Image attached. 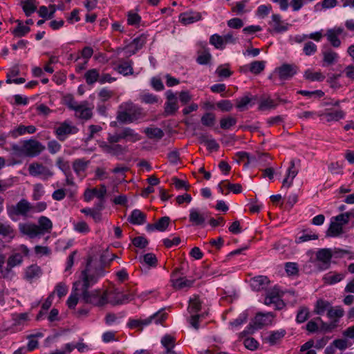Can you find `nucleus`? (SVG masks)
<instances>
[{
	"mask_svg": "<svg viewBox=\"0 0 354 354\" xmlns=\"http://www.w3.org/2000/svg\"><path fill=\"white\" fill-rule=\"evenodd\" d=\"M167 317V314L163 312V309L156 312L151 316L144 319H130L127 325L131 328H140L148 326L151 323L156 324H162Z\"/></svg>",
	"mask_w": 354,
	"mask_h": 354,
	"instance_id": "obj_2",
	"label": "nucleus"
},
{
	"mask_svg": "<svg viewBox=\"0 0 354 354\" xmlns=\"http://www.w3.org/2000/svg\"><path fill=\"white\" fill-rule=\"evenodd\" d=\"M215 73L220 78H228L233 74V72L230 69V64H225L218 66Z\"/></svg>",
	"mask_w": 354,
	"mask_h": 354,
	"instance_id": "obj_44",
	"label": "nucleus"
},
{
	"mask_svg": "<svg viewBox=\"0 0 354 354\" xmlns=\"http://www.w3.org/2000/svg\"><path fill=\"white\" fill-rule=\"evenodd\" d=\"M19 230L21 234L27 235L31 239L43 234V232H41L38 225L33 223H19Z\"/></svg>",
	"mask_w": 354,
	"mask_h": 354,
	"instance_id": "obj_15",
	"label": "nucleus"
},
{
	"mask_svg": "<svg viewBox=\"0 0 354 354\" xmlns=\"http://www.w3.org/2000/svg\"><path fill=\"white\" fill-rule=\"evenodd\" d=\"M309 310L306 306H301L299 308L297 317H296V321L299 324H301L305 322L309 317Z\"/></svg>",
	"mask_w": 354,
	"mask_h": 354,
	"instance_id": "obj_49",
	"label": "nucleus"
},
{
	"mask_svg": "<svg viewBox=\"0 0 354 354\" xmlns=\"http://www.w3.org/2000/svg\"><path fill=\"white\" fill-rule=\"evenodd\" d=\"M236 124V119L235 118L228 116L223 118L220 120V126L223 129H229L230 127Z\"/></svg>",
	"mask_w": 354,
	"mask_h": 354,
	"instance_id": "obj_57",
	"label": "nucleus"
},
{
	"mask_svg": "<svg viewBox=\"0 0 354 354\" xmlns=\"http://www.w3.org/2000/svg\"><path fill=\"white\" fill-rule=\"evenodd\" d=\"M87 105L88 102L86 101H84L80 104L79 107L80 108L77 111H75L76 118L85 120H88L92 118V109L88 107Z\"/></svg>",
	"mask_w": 354,
	"mask_h": 354,
	"instance_id": "obj_26",
	"label": "nucleus"
},
{
	"mask_svg": "<svg viewBox=\"0 0 354 354\" xmlns=\"http://www.w3.org/2000/svg\"><path fill=\"white\" fill-rule=\"evenodd\" d=\"M80 294V300L86 304L92 306L102 307L109 303L108 292H101L100 289H95L93 290H82Z\"/></svg>",
	"mask_w": 354,
	"mask_h": 354,
	"instance_id": "obj_1",
	"label": "nucleus"
},
{
	"mask_svg": "<svg viewBox=\"0 0 354 354\" xmlns=\"http://www.w3.org/2000/svg\"><path fill=\"white\" fill-rule=\"evenodd\" d=\"M344 32V29L341 27H335L333 28L328 29L325 36L328 42L334 47L338 48L341 45V41L339 36Z\"/></svg>",
	"mask_w": 354,
	"mask_h": 354,
	"instance_id": "obj_14",
	"label": "nucleus"
},
{
	"mask_svg": "<svg viewBox=\"0 0 354 354\" xmlns=\"http://www.w3.org/2000/svg\"><path fill=\"white\" fill-rule=\"evenodd\" d=\"M218 109L223 112L230 111L233 108V104L228 100H223L216 103Z\"/></svg>",
	"mask_w": 354,
	"mask_h": 354,
	"instance_id": "obj_64",
	"label": "nucleus"
},
{
	"mask_svg": "<svg viewBox=\"0 0 354 354\" xmlns=\"http://www.w3.org/2000/svg\"><path fill=\"white\" fill-rule=\"evenodd\" d=\"M100 147L102 150L112 156H120L124 154L126 151L125 147H122L119 144H108L106 142H102Z\"/></svg>",
	"mask_w": 354,
	"mask_h": 354,
	"instance_id": "obj_18",
	"label": "nucleus"
},
{
	"mask_svg": "<svg viewBox=\"0 0 354 354\" xmlns=\"http://www.w3.org/2000/svg\"><path fill=\"white\" fill-rule=\"evenodd\" d=\"M346 276V272H329L324 276L323 281L326 284L333 285L342 281Z\"/></svg>",
	"mask_w": 354,
	"mask_h": 354,
	"instance_id": "obj_25",
	"label": "nucleus"
},
{
	"mask_svg": "<svg viewBox=\"0 0 354 354\" xmlns=\"http://www.w3.org/2000/svg\"><path fill=\"white\" fill-rule=\"evenodd\" d=\"M202 302L198 295H194L189 300L188 311L190 314H197L201 309Z\"/></svg>",
	"mask_w": 354,
	"mask_h": 354,
	"instance_id": "obj_35",
	"label": "nucleus"
},
{
	"mask_svg": "<svg viewBox=\"0 0 354 354\" xmlns=\"http://www.w3.org/2000/svg\"><path fill=\"white\" fill-rule=\"evenodd\" d=\"M256 98V96H252L251 94L247 93L244 96L235 100L236 107L241 111H245L248 109L249 104L252 106L254 104V101Z\"/></svg>",
	"mask_w": 354,
	"mask_h": 354,
	"instance_id": "obj_21",
	"label": "nucleus"
},
{
	"mask_svg": "<svg viewBox=\"0 0 354 354\" xmlns=\"http://www.w3.org/2000/svg\"><path fill=\"white\" fill-rule=\"evenodd\" d=\"M298 67L295 64H283L276 68L280 80H287L291 79L297 74Z\"/></svg>",
	"mask_w": 354,
	"mask_h": 354,
	"instance_id": "obj_12",
	"label": "nucleus"
},
{
	"mask_svg": "<svg viewBox=\"0 0 354 354\" xmlns=\"http://www.w3.org/2000/svg\"><path fill=\"white\" fill-rule=\"evenodd\" d=\"M147 41V36L145 34L140 35L139 37L135 38L132 42L127 46L129 50L130 55L136 54L140 50Z\"/></svg>",
	"mask_w": 354,
	"mask_h": 354,
	"instance_id": "obj_29",
	"label": "nucleus"
},
{
	"mask_svg": "<svg viewBox=\"0 0 354 354\" xmlns=\"http://www.w3.org/2000/svg\"><path fill=\"white\" fill-rule=\"evenodd\" d=\"M35 0H21L20 4L26 16L29 17L37 10Z\"/></svg>",
	"mask_w": 354,
	"mask_h": 354,
	"instance_id": "obj_36",
	"label": "nucleus"
},
{
	"mask_svg": "<svg viewBox=\"0 0 354 354\" xmlns=\"http://www.w3.org/2000/svg\"><path fill=\"white\" fill-rule=\"evenodd\" d=\"M38 227L41 229V232H43V234L45 232H49L53 228L52 221L46 216H40L38 219Z\"/></svg>",
	"mask_w": 354,
	"mask_h": 354,
	"instance_id": "obj_41",
	"label": "nucleus"
},
{
	"mask_svg": "<svg viewBox=\"0 0 354 354\" xmlns=\"http://www.w3.org/2000/svg\"><path fill=\"white\" fill-rule=\"evenodd\" d=\"M167 102L164 107V116H170L176 114L178 109L177 97L171 90H168L165 93Z\"/></svg>",
	"mask_w": 354,
	"mask_h": 354,
	"instance_id": "obj_9",
	"label": "nucleus"
},
{
	"mask_svg": "<svg viewBox=\"0 0 354 354\" xmlns=\"http://www.w3.org/2000/svg\"><path fill=\"white\" fill-rule=\"evenodd\" d=\"M297 93L308 97L315 98H321L324 95V93L322 90H315L312 91L300 90L297 92Z\"/></svg>",
	"mask_w": 354,
	"mask_h": 354,
	"instance_id": "obj_63",
	"label": "nucleus"
},
{
	"mask_svg": "<svg viewBox=\"0 0 354 354\" xmlns=\"http://www.w3.org/2000/svg\"><path fill=\"white\" fill-rule=\"evenodd\" d=\"M120 299H111L109 303L113 306L121 305L132 299V296L127 294H120Z\"/></svg>",
	"mask_w": 354,
	"mask_h": 354,
	"instance_id": "obj_61",
	"label": "nucleus"
},
{
	"mask_svg": "<svg viewBox=\"0 0 354 354\" xmlns=\"http://www.w3.org/2000/svg\"><path fill=\"white\" fill-rule=\"evenodd\" d=\"M329 307H330V304L328 301L320 299L316 302L314 312L317 315H322Z\"/></svg>",
	"mask_w": 354,
	"mask_h": 354,
	"instance_id": "obj_48",
	"label": "nucleus"
},
{
	"mask_svg": "<svg viewBox=\"0 0 354 354\" xmlns=\"http://www.w3.org/2000/svg\"><path fill=\"white\" fill-rule=\"evenodd\" d=\"M30 211H31L30 203L26 199H21L16 205L12 206L11 208L8 210V212L10 216L12 215L26 216Z\"/></svg>",
	"mask_w": 354,
	"mask_h": 354,
	"instance_id": "obj_11",
	"label": "nucleus"
},
{
	"mask_svg": "<svg viewBox=\"0 0 354 354\" xmlns=\"http://www.w3.org/2000/svg\"><path fill=\"white\" fill-rule=\"evenodd\" d=\"M266 66L265 61H253L250 64V71L255 75L261 73Z\"/></svg>",
	"mask_w": 354,
	"mask_h": 354,
	"instance_id": "obj_47",
	"label": "nucleus"
},
{
	"mask_svg": "<svg viewBox=\"0 0 354 354\" xmlns=\"http://www.w3.org/2000/svg\"><path fill=\"white\" fill-rule=\"evenodd\" d=\"M132 65L133 62L131 60L124 62L118 66L117 71L119 73L123 75L124 76L133 75V69Z\"/></svg>",
	"mask_w": 354,
	"mask_h": 354,
	"instance_id": "obj_40",
	"label": "nucleus"
},
{
	"mask_svg": "<svg viewBox=\"0 0 354 354\" xmlns=\"http://www.w3.org/2000/svg\"><path fill=\"white\" fill-rule=\"evenodd\" d=\"M144 132L149 139H161L164 136L163 131L158 127H147Z\"/></svg>",
	"mask_w": 354,
	"mask_h": 354,
	"instance_id": "obj_43",
	"label": "nucleus"
},
{
	"mask_svg": "<svg viewBox=\"0 0 354 354\" xmlns=\"http://www.w3.org/2000/svg\"><path fill=\"white\" fill-rule=\"evenodd\" d=\"M16 23H17V26L12 30V33L15 37H24L30 31V27L24 25L21 21L17 19Z\"/></svg>",
	"mask_w": 354,
	"mask_h": 354,
	"instance_id": "obj_33",
	"label": "nucleus"
},
{
	"mask_svg": "<svg viewBox=\"0 0 354 354\" xmlns=\"http://www.w3.org/2000/svg\"><path fill=\"white\" fill-rule=\"evenodd\" d=\"M147 216L140 209H133L128 217V221L133 225H142L146 223Z\"/></svg>",
	"mask_w": 354,
	"mask_h": 354,
	"instance_id": "obj_27",
	"label": "nucleus"
},
{
	"mask_svg": "<svg viewBox=\"0 0 354 354\" xmlns=\"http://www.w3.org/2000/svg\"><path fill=\"white\" fill-rule=\"evenodd\" d=\"M304 77L310 81H319L322 82L324 80L325 76L321 72H312L307 70L304 73Z\"/></svg>",
	"mask_w": 354,
	"mask_h": 354,
	"instance_id": "obj_52",
	"label": "nucleus"
},
{
	"mask_svg": "<svg viewBox=\"0 0 354 354\" xmlns=\"http://www.w3.org/2000/svg\"><path fill=\"white\" fill-rule=\"evenodd\" d=\"M333 250L330 248L319 249L316 252V267L319 270H325L330 268L333 258Z\"/></svg>",
	"mask_w": 354,
	"mask_h": 354,
	"instance_id": "obj_6",
	"label": "nucleus"
},
{
	"mask_svg": "<svg viewBox=\"0 0 354 354\" xmlns=\"http://www.w3.org/2000/svg\"><path fill=\"white\" fill-rule=\"evenodd\" d=\"M116 118L118 121H119L121 123H131L130 115L127 104H125L124 109L123 111H120L118 112Z\"/></svg>",
	"mask_w": 354,
	"mask_h": 354,
	"instance_id": "obj_54",
	"label": "nucleus"
},
{
	"mask_svg": "<svg viewBox=\"0 0 354 354\" xmlns=\"http://www.w3.org/2000/svg\"><path fill=\"white\" fill-rule=\"evenodd\" d=\"M170 218L169 216H163L158 220L156 223H155L156 227V230L160 232H164L168 227L170 223Z\"/></svg>",
	"mask_w": 354,
	"mask_h": 354,
	"instance_id": "obj_51",
	"label": "nucleus"
},
{
	"mask_svg": "<svg viewBox=\"0 0 354 354\" xmlns=\"http://www.w3.org/2000/svg\"><path fill=\"white\" fill-rule=\"evenodd\" d=\"M298 174V170L295 169V160H292L290 161V165L288 169L287 174L288 178H290V180L289 183L288 184V187H290L292 185V182L294 178L296 177V176Z\"/></svg>",
	"mask_w": 354,
	"mask_h": 354,
	"instance_id": "obj_60",
	"label": "nucleus"
},
{
	"mask_svg": "<svg viewBox=\"0 0 354 354\" xmlns=\"http://www.w3.org/2000/svg\"><path fill=\"white\" fill-rule=\"evenodd\" d=\"M323 66H329L337 62L338 54L330 48L322 50Z\"/></svg>",
	"mask_w": 354,
	"mask_h": 354,
	"instance_id": "obj_24",
	"label": "nucleus"
},
{
	"mask_svg": "<svg viewBox=\"0 0 354 354\" xmlns=\"http://www.w3.org/2000/svg\"><path fill=\"white\" fill-rule=\"evenodd\" d=\"M273 317L274 316L272 313H257L254 317L253 323H250L242 333L244 335L254 333L257 329H260L264 326L271 324Z\"/></svg>",
	"mask_w": 354,
	"mask_h": 354,
	"instance_id": "obj_4",
	"label": "nucleus"
},
{
	"mask_svg": "<svg viewBox=\"0 0 354 354\" xmlns=\"http://www.w3.org/2000/svg\"><path fill=\"white\" fill-rule=\"evenodd\" d=\"M201 49L198 50V57L196 58V62L198 64L201 65H206L207 64L211 59L212 55L209 53V48L207 47L206 43H201Z\"/></svg>",
	"mask_w": 354,
	"mask_h": 354,
	"instance_id": "obj_22",
	"label": "nucleus"
},
{
	"mask_svg": "<svg viewBox=\"0 0 354 354\" xmlns=\"http://www.w3.org/2000/svg\"><path fill=\"white\" fill-rule=\"evenodd\" d=\"M122 139L135 142L140 140V136L130 127H125L121 131Z\"/></svg>",
	"mask_w": 354,
	"mask_h": 354,
	"instance_id": "obj_31",
	"label": "nucleus"
},
{
	"mask_svg": "<svg viewBox=\"0 0 354 354\" xmlns=\"http://www.w3.org/2000/svg\"><path fill=\"white\" fill-rule=\"evenodd\" d=\"M15 236L13 227L7 223H0V236L12 239Z\"/></svg>",
	"mask_w": 354,
	"mask_h": 354,
	"instance_id": "obj_34",
	"label": "nucleus"
},
{
	"mask_svg": "<svg viewBox=\"0 0 354 354\" xmlns=\"http://www.w3.org/2000/svg\"><path fill=\"white\" fill-rule=\"evenodd\" d=\"M344 311L340 306H337L335 308L330 307V308L328 309L327 316L330 319L335 317L337 319H338L339 318L344 316Z\"/></svg>",
	"mask_w": 354,
	"mask_h": 354,
	"instance_id": "obj_59",
	"label": "nucleus"
},
{
	"mask_svg": "<svg viewBox=\"0 0 354 354\" xmlns=\"http://www.w3.org/2000/svg\"><path fill=\"white\" fill-rule=\"evenodd\" d=\"M79 132V129L73 124L72 122L66 120L61 122L59 125L55 129V134L57 138L64 142L68 136L76 134Z\"/></svg>",
	"mask_w": 354,
	"mask_h": 354,
	"instance_id": "obj_5",
	"label": "nucleus"
},
{
	"mask_svg": "<svg viewBox=\"0 0 354 354\" xmlns=\"http://www.w3.org/2000/svg\"><path fill=\"white\" fill-rule=\"evenodd\" d=\"M80 283V281H75L73 283L71 294L66 301V304L70 309H74L80 299L77 292L78 287Z\"/></svg>",
	"mask_w": 354,
	"mask_h": 354,
	"instance_id": "obj_28",
	"label": "nucleus"
},
{
	"mask_svg": "<svg viewBox=\"0 0 354 354\" xmlns=\"http://www.w3.org/2000/svg\"><path fill=\"white\" fill-rule=\"evenodd\" d=\"M24 153L30 157L39 156L44 149L45 147L39 141L30 139L24 141Z\"/></svg>",
	"mask_w": 354,
	"mask_h": 354,
	"instance_id": "obj_8",
	"label": "nucleus"
},
{
	"mask_svg": "<svg viewBox=\"0 0 354 354\" xmlns=\"http://www.w3.org/2000/svg\"><path fill=\"white\" fill-rule=\"evenodd\" d=\"M201 15L198 12L187 11L179 15V21L185 24H191L201 19Z\"/></svg>",
	"mask_w": 354,
	"mask_h": 354,
	"instance_id": "obj_20",
	"label": "nucleus"
},
{
	"mask_svg": "<svg viewBox=\"0 0 354 354\" xmlns=\"http://www.w3.org/2000/svg\"><path fill=\"white\" fill-rule=\"evenodd\" d=\"M286 334L284 329L279 330L271 331L269 335L265 337V340L268 342L270 346H274L279 344Z\"/></svg>",
	"mask_w": 354,
	"mask_h": 354,
	"instance_id": "obj_30",
	"label": "nucleus"
},
{
	"mask_svg": "<svg viewBox=\"0 0 354 354\" xmlns=\"http://www.w3.org/2000/svg\"><path fill=\"white\" fill-rule=\"evenodd\" d=\"M270 24L273 26V30L277 33L286 32L289 28V24L284 23L279 14L272 15V21L270 22Z\"/></svg>",
	"mask_w": 354,
	"mask_h": 354,
	"instance_id": "obj_19",
	"label": "nucleus"
},
{
	"mask_svg": "<svg viewBox=\"0 0 354 354\" xmlns=\"http://www.w3.org/2000/svg\"><path fill=\"white\" fill-rule=\"evenodd\" d=\"M89 161H86L84 159H76L73 163V169L77 176H81L82 172H84L87 169Z\"/></svg>",
	"mask_w": 354,
	"mask_h": 354,
	"instance_id": "obj_39",
	"label": "nucleus"
},
{
	"mask_svg": "<svg viewBox=\"0 0 354 354\" xmlns=\"http://www.w3.org/2000/svg\"><path fill=\"white\" fill-rule=\"evenodd\" d=\"M183 274L180 268H176L172 272L170 281L174 288L180 290L185 288H189L193 285L194 281L183 277Z\"/></svg>",
	"mask_w": 354,
	"mask_h": 354,
	"instance_id": "obj_7",
	"label": "nucleus"
},
{
	"mask_svg": "<svg viewBox=\"0 0 354 354\" xmlns=\"http://www.w3.org/2000/svg\"><path fill=\"white\" fill-rule=\"evenodd\" d=\"M201 122L205 127H212L216 123V115L213 113L207 112L202 115Z\"/></svg>",
	"mask_w": 354,
	"mask_h": 354,
	"instance_id": "obj_45",
	"label": "nucleus"
},
{
	"mask_svg": "<svg viewBox=\"0 0 354 354\" xmlns=\"http://www.w3.org/2000/svg\"><path fill=\"white\" fill-rule=\"evenodd\" d=\"M236 156L239 158L238 162L247 159V162L244 165L245 167H248L250 163L256 160L255 156H250V153L245 151H239L236 153Z\"/></svg>",
	"mask_w": 354,
	"mask_h": 354,
	"instance_id": "obj_55",
	"label": "nucleus"
},
{
	"mask_svg": "<svg viewBox=\"0 0 354 354\" xmlns=\"http://www.w3.org/2000/svg\"><path fill=\"white\" fill-rule=\"evenodd\" d=\"M316 321H318L321 323L319 330L324 333H330L332 332L335 328L337 326V323L339 322L338 319H335L330 323L328 324L322 321V318L318 317L315 319Z\"/></svg>",
	"mask_w": 354,
	"mask_h": 354,
	"instance_id": "obj_38",
	"label": "nucleus"
},
{
	"mask_svg": "<svg viewBox=\"0 0 354 354\" xmlns=\"http://www.w3.org/2000/svg\"><path fill=\"white\" fill-rule=\"evenodd\" d=\"M126 104L130 115V122H136L145 117V113L142 108L134 105L131 102L127 103Z\"/></svg>",
	"mask_w": 354,
	"mask_h": 354,
	"instance_id": "obj_23",
	"label": "nucleus"
},
{
	"mask_svg": "<svg viewBox=\"0 0 354 354\" xmlns=\"http://www.w3.org/2000/svg\"><path fill=\"white\" fill-rule=\"evenodd\" d=\"M84 79L88 85H93L99 81L100 73L96 68L88 70L84 74Z\"/></svg>",
	"mask_w": 354,
	"mask_h": 354,
	"instance_id": "obj_37",
	"label": "nucleus"
},
{
	"mask_svg": "<svg viewBox=\"0 0 354 354\" xmlns=\"http://www.w3.org/2000/svg\"><path fill=\"white\" fill-rule=\"evenodd\" d=\"M28 172L32 176L43 175L44 179H48L53 175V173L49 169L42 164L37 162L32 163L29 165Z\"/></svg>",
	"mask_w": 354,
	"mask_h": 354,
	"instance_id": "obj_13",
	"label": "nucleus"
},
{
	"mask_svg": "<svg viewBox=\"0 0 354 354\" xmlns=\"http://www.w3.org/2000/svg\"><path fill=\"white\" fill-rule=\"evenodd\" d=\"M41 273V269L36 265H32L28 268L26 272V277L28 279H32L38 277Z\"/></svg>",
	"mask_w": 354,
	"mask_h": 354,
	"instance_id": "obj_62",
	"label": "nucleus"
},
{
	"mask_svg": "<svg viewBox=\"0 0 354 354\" xmlns=\"http://www.w3.org/2000/svg\"><path fill=\"white\" fill-rule=\"evenodd\" d=\"M176 339L171 335H165L161 339V344L165 348L166 351H171L175 346Z\"/></svg>",
	"mask_w": 354,
	"mask_h": 354,
	"instance_id": "obj_46",
	"label": "nucleus"
},
{
	"mask_svg": "<svg viewBox=\"0 0 354 354\" xmlns=\"http://www.w3.org/2000/svg\"><path fill=\"white\" fill-rule=\"evenodd\" d=\"M64 100L65 105H66L71 110L77 111L80 108L79 107L80 104L75 100L73 96L71 94L64 96Z\"/></svg>",
	"mask_w": 354,
	"mask_h": 354,
	"instance_id": "obj_50",
	"label": "nucleus"
},
{
	"mask_svg": "<svg viewBox=\"0 0 354 354\" xmlns=\"http://www.w3.org/2000/svg\"><path fill=\"white\" fill-rule=\"evenodd\" d=\"M208 217V212L202 213L197 208H192L189 211V221L194 226L204 227Z\"/></svg>",
	"mask_w": 354,
	"mask_h": 354,
	"instance_id": "obj_10",
	"label": "nucleus"
},
{
	"mask_svg": "<svg viewBox=\"0 0 354 354\" xmlns=\"http://www.w3.org/2000/svg\"><path fill=\"white\" fill-rule=\"evenodd\" d=\"M198 139L201 144H204L209 151H218L219 145L212 136L208 133H200Z\"/></svg>",
	"mask_w": 354,
	"mask_h": 354,
	"instance_id": "obj_17",
	"label": "nucleus"
},
{
	"mask_svg": "<svg viewBox=\"0 0 354 354\" xmlns=\"http://www.w3.org/2000/svg\"><path fill=\"white\" fill-rule=\"evenodd\" d=\"M277 104L274 103V100L270 98L262 100L259 106V110L266 111L268 109H275Z\"/></svg>",
	"mask_w": 354,
	"mask_h": 354,
	"instance_id": "obj_58",
	"label": "nucleus"
},
{
	"mask_svg": "<svg viewBox=\"0 0 354 354\" xmlns=\"http://www.w3.org/2000/svg\"><path fill=\"white\" fill-rule=\"evenodd\" d=\"M209 43L217 49H223L225 45L224 39L218 34H214L210 37Z\"/></svg>",
	"mask_w": 354,
	"mask_h": 354,
	"instance_id": "obj_56",
	"label": "nucleus"
},
{
	"mask_svg": "<svg viewBox=\"0 0 354 354\" xmlns=\"http://www.w3.org/2000/svg\"><path fill=\"white\" fill-rule=\"evenodd\" d=\"M326 118V120L328 122L330 121H338L340 119H342L345 116V113L342 110L335 111L329 113H326L325 114Z\"/></svg>",
	"mask_w": 354,
	"mask_h": 354,
	"instance_id": "obj_53",
	"label": "nucleus"
},
{
	"mask_svg": "<svg viewBox=\"0 0 354 354\" xmlns=\"http://www.w3.org/2000/svg\"><path fill=\"white\" fill-rule=\"evenodd\" d=\"M270 281L266 276L259 275L250 280L252 289L254 291H261L268 288Z\"/></svg>",
	"mask_w": 354,
	"mask_h": 354,
	"instance_id": "obj_16",
	"label": "nucleus"
},
{
	"mask_svg": "<svg viewBox=\"0 0 354 354\" xmlns=\"http://www.w3.org/2000/svg\"><path fill=\"white\" fill-rule=\"evenodd\" d=\"M343 233V226L341 223L335 222L332 219L329 227L326 231V236L335 237Z\"/></svg>",
	"mask_w": 354,
	"mask_h": 354,
	"instance_id": "obj_32",
	"label": "nucleus"
},
{
	"mask_svg": "<svg viewBox=\"0 0 354 354\" xmlns=\"http://www.w3.org/2000/svg\"><path fill=\"white\" fill-rule=\"evenodd\" d=\"M88 267L89 263H87L86 268L81 272V279L78 281L81 282L79 286H81L80 290L89 289L97 282L100 277L103 276V270L92 271Z\"/></svg>",
	"mask_w": 354,
	"mask_h": 354,
	"instance_id": "obj_3",
	"label": "nucleus"
},
{
	"mask_svg": "<svg viewBox=\"0 0 354 354\" xmlns=\"http://www.w3.org/2000/svg\"><path fill=\"white\" fill-rule=\"evenodd\" d=\"M36 130V127L33 125L24 126L21 124L15 130H13L12 136L17 137V136L24 135L26 133L32 134L35 133Z\"/></svg>",
	"mask_w": 354,
	"mask_h": 354,
	"instance_id": "obj_42",
	"label": "nucleus"
}]
</instances>
